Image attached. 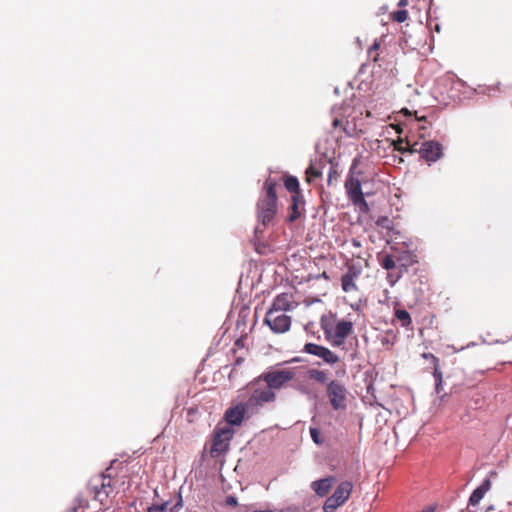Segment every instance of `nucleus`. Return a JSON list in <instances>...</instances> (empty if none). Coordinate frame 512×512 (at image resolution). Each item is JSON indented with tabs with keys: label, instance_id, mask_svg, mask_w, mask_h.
Segmentation results:
<instances>
[{
	"label": "nucleus",
	"instance_id": "6e6552de",
	"mask_svg": "<svg viewBox=\"0 0 512 512\" xmlns=\"http://www.w3.org/2000/svg\"><path fill=\"white\" fill-rule=\"evenodd\" d=\"M352 490L353 484L350 481L341 482L334 493L325 501L323 506L324 512H333L343 505L349 499Z\"/></svg>",
	"mask_w": 512,
	"mask_h": 512
},
{
	"label": "nucleus",
	"instance_id": "2eb2a0df",
	"mask_svg": "<svg viewBox=\"0 0 512 512\" xmlns=\"http://www.w3.org/2000/svg\"><path fill=\"white\" fill-rule=\"evenodd\" d=\"M298 306V303L294 300V296L291 293L278 294L272 302L269 310L277 312L292 311Z\"/></svg>",
	"mask_w": 512,
	"mask_h": 512
},
{
	"label": "nucleus",
	"instance_id": "4468645a",
	"mask_svg": "<svg viewBox=\"0 0 512 512\" xmlns=\"http://www.w3.org/2000/svg\"><path fill=\"white\" fill-rule=\"evenodd\" d=\"M246 414L251 415L248 412V408H246V404L244 402H240L226 410L224 419L229 425L240 426Z\"/></svg>",
	"mask_w": 512,
	"mask_h": 512
},
{
	"label": "nucleus",
	"instance_id": "c9c22d12",
	"mask_svg": "<svg viewBox=\"0 0 512 512\" xmlns=\"http://www.w3.org/2000/svg\"><path fill=\"white\" fill-rule=\"evenodd\" d=\"M391 126L396 130L397 133H402L403 130L400 124H392Z\"/></svg>",
	"mask_w": 512,
	"mask_h": 512
},
{
	"label": "nucleus",
	"instance_id": "c756f323",
	"mask_svg": "<svg viewBox=\"0 0 512 512\" xmlns=\"http://www.w3.org/2000/svg\"><path fill=\"white\" fill-rule=\"evenodd\" d=\"M404 143H405V138H401V137H399L397 140L393 141L394 150L404 154L405 153V146H403Z\"/></svg>",
	"mask_w": 512,
	"mask_h": 512
},
{
	"label": "nucleus",
	"instance_id": "7ed1b4c3",
	"mask_svg": "<svg viewBox=\"0 0 512 512\" xmlns=\"http://www.w3.org/2000/svg\"><path fill=\"white\" fill-rule=\"evenodd\" d=\"M276 182L267 179L264 183L265 195L257 203L258 218L263 225L269 224L277 212Z\"/></svg>",
	"mask_w": 512,
	"mask_h": 512
},
{
	"label": "nucleus",
	"instance_id": "f704fd0d",
	"mask_svg": "<svg viewBox=\"0 0 512 512\" xmlns=\"http://www.w3.org/2000/svg\"><path fill=\"white\" fill-rule=\"evenodd\" d=\"M342 125H343V121H342V120H340V119H338V118H335V119L333 120V122H332V126H333L334 128L342 127Z\"/></svg>",
	"mask_w": 512,
	"mask_h": 512
},
{
	"label": "nucleus",
	"instance_id": "5701e85b",
	"mask_svg": "<svg viewBox=\"0 0 512 512\" xmlns=\"http://www.w3.org/2000/svg\"><path fill=\"white\" fill-rule=\"evenodd\" d=\"M395 259L396 262L400 263L401 267H404L405 270L407 266L413 262L412 255L408 251L398 253L397 255H395Z\"/></svg>",
	"mask_w": 512,
	"mask_h": 512
},
{
	"label": "nucleus",
	"instance_id": "a211bd4d",
	"mask_svg": "<svg viewBox=\"0 0 512 512\" xmlns=\"http://www.w3.org/2000/svg\"><path fill=\"white\" fill-rule=\"evenodd\" d=\"M422 357L426 360H430L433 366V376L435 378V390L437 393L441 392V386L443 381L442 372L440 370L439 358L432 353H423Z\"/></svg>",
	"mask_w": 512,
	"mask_h": 512
},
{
	"label": "nucleus",
	"instance_id": "dca6fc26",
	"mask_svg": "<svg viewBox=\"0 0 512 512\" xmlns=\"http://www.w3.org/2000/svg\"><path fill=\"white\" fill-rule=\"evenodd\" d=\"M305 214V200L303 195H292L289 206L288 222L293 223Z\"/></svg>",
	"mask_w": 512,
	"mask_h": 512
},
{
	"label": "nucleus",
	"instance_id": "6ab92c4d",
	"mask_svg": "<svg viewBox=\"0 0 512 512\" xmlns=\"http://www.w3.org/2000/svg\"><path fill=\"white\" fill-rule=\"evenodd\" d=\"M491 488L490 479L486 478L482 484L477 487L471 494L469 498V505L475 506L477 505L481 499L484 497L485 493Z\"/></svg>",
	"mask_w": 512,
	"mask_h": 512
},
{
	"label": "nucleus",
	"instance_id": "e433bc0d",
	"mask_svg": "<svg viewBox=\"0 0 512 512\" xmlns=\"http://www.w3.org/2000/svg\"><path fill=\"white\" fill-rule=\"evenodd\" d=\"M392 277H393V275L391 273H389L388 279H389L391 285H393L396 282V280L400 277V275H397V277L395 279H392Z\"/></svg>",
	"mask_w": 512,
	"mask_h": 512
},
{
	"label": "nucleus",
	"instance_id": "412c9836",
	"mask_svg": "<svg viewBox=\"0 0 512 512\" xmlns=\"http://www.w3.org/2000/svg\"><path fill=\"white\" fill-rule=\"evenodd\" d=\"M395 317L400 322L402 327H409L412 324V319L410 314L404 309H396Z\"/></svg>",
	"mask_w": 512,
	"mask_h": 512
},
{
	"label": "nucleus",
	"instance_id": "4c0bfd02",
	"mask_svg": "<svg viewBox=\"0 0 512 512\" xmlns=\"http://www.w3.org/2000/svg\"><path fill=\"white\" fill-rule=\"evenodd\" d=\"M408 5V0H400L398 3L399 7H405Z\"/></svg>",
	"mask_w": 512,
	"mask_h": 512
},
{
	"label": "nucleus",
	"instance_id": "bb28decb",
	"mask_svg": "<svg viewBox=\"0 0 512 512\" xmlns=\"http://www.w3.org/2000/svg\"><path fill=\"white\" fill-rule=\"evenodd\" d=\"M340 174L336 167L331 166L328 173L327 183L328 185H332L333 181H336L339 178Z\"/></svg>",
	"mask_w": 512,
	"mask_h": 512
},
{
	"label": "nucleus",
	"instance_id": "b1692460",
	"mask_svg": "<svg viewBox=\"0 0 512 512\" xmlns=\"http://www.w3.org/2000/svg\"><path fill=\"white\" fill-rule=\"evenodd\" d=\"M306 182L311 183L313 180L321 177V172L315 168L314 166L310 165L306 169Z\"/></svg>",
	"mask_w": 512,
	"mask_h": 512
},
{
	"label": "nucleus",
	"instance_id": "f3484780",
	"mask_svg": "<svg viewBox=\"0 0 512 512\" xmlns=\"http://www.w3.org/2000/svg\"><path fill=\"white\" fill-rule=\"evenodd\" d=\"M335 482L336 478L334 476H329L323 479L313 481L311 483V488L316 495L324 497L329 493L330 489L332 488Z\"/></svg>",
	"mask_w": 512,
	"mask_h": 512
},
{
	"label": "nucleus",
	"instance_id": "72a5a7b5",
	"mask_svg": "<svg viewBox=\"0 0 512 512\" xmlns=\"http://www.w3.org/2000/svg\"><path fill=\"white\" fill-rule=\"evenodd\" d=\"M183 507V500L181 495H179L178 501L176 504L170 508V512H178Z\"/></svg>",
	"mask_w": 512,
	"mask_h": 512
},
{
	"label": "nucleus",
	"instance_id": "a19ab883",
	"mask_svg": "<svg viewBox=\"0 0 512 512\" xmlns=\"http://www.w3.org/2000/svg\"><path fill=\"white\" fill-rule=\"evenodd\" d=\"M324 279L326 280H329V276L327 275V273L324 271L321 275Z\"/></svg>",
	"mask_w": 512,
	"mask_h": 512
},
{
	"label": "nucleus",
	"instance_id": "39448f33",
	"mask_svg": "<svg viewBox=\"0 0 512 512\" xmlns=\"http://www.w3.org/2000/svg\"><path fill=\"white\" fill-rule=\"evenodd\" d=\"M89 489L94 499L104 505L113 492V479L110 474L104 472L93 476L89 481Z\"/></svg>",
	"mask_w": 512,
	"mask_h": 512
},
{
	"label": "nucleus",
	"instance_id": "7c9ffc66",
	"mask_svg": "<svg viewBox=\"0 0 512 512\" xmlns=\"http://www.w3.org/2000/svg\"><path fill=\"white\" fill-rule=\"evenodd\" d=\"M376 223L378 226L388 229V228H390L391 221L388 217H380Z\"/></svg>",
	"mask_w": 512,
	"mask_h": 512
},
{
	"label": "nucleus",
	"instance_id": "393cba45",
	"mask_svg": "<svg viewBox=\"0 0 512 512\" xmlns=\"http://www.w3.org/2000/svg\"><path fill=\"white\" fill-rule=\"evenodd\" d=\"M379 48H380V42L378 40H375L374 43L372 44V46L367 51L369 58L373 62H377L378 61V57H379L378 50H379Z\"/></svg>",
	"mask_w": 512,
	"mask_h": 512
},
{
	"label": "nucleus",
	"instance_id": "20e7f679",
	"mask_svg": "<svg viewBox=\"0 0 512 512\" xmlns=\"http://www.w3.org/2000/svg\"><path fill=\"white\" fill-rule=\"evenodd\" d=\"M235 431L229 426L216 427L213 432L212 443L210 447V456L218 458L226 454L230 448V442Z\"/></svg>",
	"mask_w": 512,
	"mask_h": 512
},
{
	"label": "nucleus",
	"instance_id": "79ce46f5",
	"mask_svg": "<svg viewBox=\"0 0 512 512\" xmlns=\"http://www.w3.org/2000/svg\"><path fill=\"white\" fill-rule=\"evenodd\" d=\"M425 119H426L425 116H423V117H417L416 116V120L417 121H425Z\"/></svg>",
	"mask_w": 512,
	"mask_h": 512
},
{
	"label": "nucleus",
	"instance_id": "f257e3e1",
	"mask_svg": "<svg viewBox=\"0 0 512 512\" xmlns=\"http://www.w3.org/2000/svg\"><path fill=\"white\" fill-rule=\"evenodd\" d=\"M308 379L319 384H325V396L335 411H344L348 407L350 392L340 380H329L328 372L317 368H310L306 372Z\"/></svg>",
	"mask_w": 512,
	"mask_h": 512
},
{
	"label": "nucleus",
	"instance_id": "1a4fd4ad",
	"mask_svg": "<svg viewBox=\"0 0 512 512\" xmlns=\"http://www.w3.org/2000/svg\"><path fill=\"white\" fill-rule=\"evenodd\" d=\"M346 267L341 276V288L345 293H356L359 291L356 281L362 274V266L359 263H347Z\"/></svg>",
	"mask_w": 512,
	"mask_h": 512
},
{
	"label": "nucleus",
	"instance_id": "4be33fe9",
	"mask_svg": "<svg viewBox=\"0 0 512 512\" xmlns=\"http://www.w3.org/2000/svg\"><path fill=\"white\" fill-rule=\"evenodd\" d=\"M396 264L397 262L394 254H386L380 259V265L388 271L396 268Z\"/></svg>",
	"mask_w": 512,
	"mask_h": 512
},
{
	"label": "nucleus",
	"instance_id": "aec40b11",
	"mask_svg": "<svg viewBox=\"0 0 512 512\" xmlns=\"http://www.w3.org/2000/svg\"><path fill=\"white\" fill-rule=\"evenodd\" d=\"M284 186L290 193H292V195H302L299 187V181L295 176L285 175Z\"/></svg>",
	"mask_w": 512,
	"mask_h": 512
},
{
	"label": "nucleus",
	"instance_id": "cd10ccee",
	"mask_svg": "<svg viewBox=\"0 0 512 512\" xmlns=\"http://www.w3.org/2000/svg\"><path fill=\"white\" fill-rule=\"evenodd\" d=\"M169 502L162 504H154L147 509V512H166L168 509Z\"/></svg>",
	"mask_w": 512,
	"mask_h": 512
},
{
	"label": "nucleus",
	"instance_id": "c85d7f7f",
	"mask_svg": "<svg viewBox=\"0 0 512 512\" xmlns=\"http://www.w3.org/2000/svg\"><path fill=\"white\" fill-rule=\"evenodd\" d=\"M405 144H406V146H405V153L406 152H408L410 154H413V153H416V152L418 153L419 148H417V145H418L417 142L411 143L409 138L406 137L405 138Z\"/></svg>",
	"mask_w": 512,
	"mask_h": 512
},
{
	"label": "nucleus",
	"instance_id": "37998d69",
	"mask_svg": "<svg viewBox=\"0 0 512 512\" xmlns=\"http://www.w3.org/2000/svg\"><path fill=\"white\" fill-rule=\"evenodd\" d=\"M242 361H243V360L239 358V359H237V360H236V363H237V364H240Z\"/></svg>",
	"mask_w": 512,
	"mask_h": 512
},
{
	"label": "nucleus",
	"instance_id": "9d476101",
	"mask_svg": "<svg viewBox=\"0 0 512 512\" xmlns=\"http://www.w3.org/2000/svg\"><path fill=\"white\" fill-rule=\"evenodd\" d=\"M345 189L351 202L359 207L361 211H368L369 207L361 189V182L358 178L350 175L345 182Z\"/></svg>",
	"mask_w": 512,
	"mask_h": 512
},
{
	"label": "nucleus",
	"instance_id": "473e14b6",
	"mask_svg": "<svg viewBox=\"0 0 512 512\" xmlns=\"http://www.w3.org/2000/svg\"><path fill=\"white\" fill-rule=\"evenodd\" d=\"M310 434H311V437L313 439V441L316 443V444H320L321 443V440L319 439V430L316 429V428H310Z\"/></svg>",
	"mask_w": 512,
	"mask_h": 512
},
{
	"label": "nucleus",
	"instance_id": "f8f14e48",
	"mask_svg": "<svg viewBox=\"0 0 512 512\" xmlns=\"http://www.w3.org/2000/svg\"><path fill=\"white\" fill-rule=\"evenodd\" d=\"M418 153L429 165L441 159L444 155L443 146L434 140H427L420 144Z\"/></svg>",
	"mask_w": 512,
	"mask_h": 512
},
{
	"label": "nucleus",
	"instance_id": "ddd939ff",
	"mask_svg": "<svg viewBox=\"0 0 512 512\" xmlns=\"http://www.w3.org/2000/svg\"><path fill=\"white\" fill-rule=\"evenodd\" d=\"M303 351L323 359L325 363L330 365L335 364L339 361V357L337 354H335L327 347L315 343H306L304 345Z\"/></svg>",
	"mask_w": 512,
	"mask_h": 512
},
{
	"label": "nucleus",
	"instance_id": "f03ea898",
	"mask_svg": "<svg viewBox=\"0 0 512 512\" xmlns=\"http://www.w3.org/2000/svg\"><path fill=\"white\" fill-rule=\"evenodd\" d=\"M241 396L245 398L244 403L250 414L258 413L263 405L276 400L275 392L266 387L259 377L248 383Z\"/></svg>",
	"mask_w": 512,
	"mask_h": 512
},
{
	"label": "nucleus",
	"instance_id": "0eeeda50",
	"mask_svg": "<svg viewBox=\"0 0 512 512\" xmlns=\"http://www.w3.org/2000/svg\"><path fill=\"white\" fill-rule=\"evenodd\" d=\"M323 329L326 337L331 340L334 346H341L353 333L354 324L349 320H338L334 326H323Z\"/></svg>",
	"mask_w": 512,
	"mask_h": 512
},
{
	"label": "nucleus",
	"instance_id": "423d86ee",
	"mask_svg": "<svg viewBox=\"0 0 512 512\" xmlns=\"http://www.w3.org/2000/svg\"><path fill=\"white\" fill-rule=\"evenodd\" d=\"M295 375L294 368H287L267 371L258 377L266 387H269L274 392V390H280L285 387L288 382L294 379Z\"/></svg>",
	"mask_w": 512,
	"mask_h": 512
},
{
	"label": "nucleus",
	"instance_id": "a878e982",
	"mask_svg": "<svg viewBox=\"0 0 512 512\" xmlns=\"http://www.w3.org/2000/svg\"><path fill=\"white\" fill-rule=\"evenodd\" d=\"M391 19L395 22L402 23L408 19V12L406 10H398L391 13Z\"/></svg>",
	"mask_w": 512,
	"mask_h": 512
},
{
	"label": "nucleus",
	"instance_id": "ea45409f",
	"mask_svg": "<svg viewBox=\"0 0 512 512\" xmlns=\"http://www.w3.org/2000/svg\"><path fill=\"white\" fill-rule=\"evenodd\" d=\"M402 112L405 114V115H411L410 111L406 108L402 109Z\"/></svg>",
	"mask_w": 512,
	"mask_h": 512
},
{
	"label": "nucleus",
	"instance_id": "58836bf2",
	"mask_svg": "<svg viewBox=\"0 0 512 512\" xmlns=\"http://www.w3.org/2000/svg\"><path fill=\"white\" fill-rule=\"evenodd\" d=\"M421 512H434V508L431 506H428V507L424 508Z\"/></svg>",
	"mask_w": 512,
	"mask_h": 512
},
{
	"label": "nucleus",
	"instance_id": "9b49d317",
	"mask_svg": "<svg viewBox=\"0 0 512 512\" xmlns=\"http://www.w3.org/2000/svg\"><path fill=\"white\" fill-rule=\"evenodd\" d=\"M264 323L267 324L274 333H285L290 329L291 317L281 312L268 310Z\"/></svg>",
	"mask_w": 512,
	"mask_h": 512
},
{
	"label": "nucleus",
	"instance_id": "2f4dec72",
	"mask_svg": "<svg viewBox=\"0 0 512 512\" xmlns=\"http://www.w3.org/2000/svg\"><path fill=\"white\" fill-rule=\"evenodd\" d=\"M225 504L230 507H236L238 505L237 498L232 495H229L225 499Z\"/></svg>",
	"mask_w": 512,
	"mask_h": 512
}]
</instances>
